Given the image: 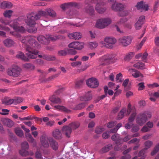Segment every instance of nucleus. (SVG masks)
I'll list each match as a JSON object with an SVG mask.
<instances>
[{"label": "nucleus", "instance_id": "603ef678", "mask_svg": "<svg viewBox=\"0 0 159 159\" xmlns=\"http://www.w3.org/2000/svg\"><path fill=\"white\" fill-rule=\"evenodd\" d=\"M146 40V39L145 38H143V40L141 41V42L140 43L138 44L137 46V49L138 50L140 49L142 46H143V44L144 43H145V41Z\"/></svg>", "mask_w": 159, "mask_h": 159}, {"label": "nucleus", "instance_id": "0e129e2a", "mask_svg": "<svg viewBox=\"0 0 159 159\" xmlns=\"http://www.w3.org/2000/svg\"><path fill=\"white\" fill-rule=\"evenodd\" d=\"M148 86L149 88H153L154 87H158L159 85L157 83H154L152 84H148Z\"/></svg>", "mask_w": 159, "mask_h": 159}, {"label": "nucleus", "instance_id": "72a5a7b5", "mask_svg": "<svg viewBox=\"0 0 159 159\" xmlns=\"http://www.w3.org/2000/svg\"><path fill=\"white\" fill-rule=\"evenodd\" d=\"M84 47V43L82 42H76V49L78 50H82Z\"/></svg>", "mask_w": 159, "mask_h": 159}, {"label": "nucleus", "instance_id": "5fc2aeb1", "mask_svg": "<svg viewBox=\"0 0 159 159\" xmlns=\"http://www.w3.org/2000/svg\"><path fill=\"white\" fill-rule=\"evenodd\" d=\"M152 144V142L150 141H148L145 143V145L146 148H149Z\"/></svg>", "mask_w": 159, "mask_h": 159}, {"label": "nucleus", "instance_id": "f3484780", "mask_svg": "<svg viewBox=\"0 0 159 159\" xmlns=\"http://www.w3.org/2000/svg\"><path fill=\"white\" fill-rule=\"evenodd\" d=\"M92 98V95L91 92H88L85 95L81 96L80 98V100L82 101L87 102L91 100Z\"/></svg>", "mask_w": 159, "mask_h": 159}, {"label": "nucleus", "instance_id": "b1692460", "mask_svg": "<svg viewBox=\"0 0 159 159\" xmlns=\"http://www.w3.org/2000/svg\"><path fill=\"white\" fill-rule=\"evenodd\" d=\"M114 57V56L112 54H107L102 57L99 60L100 61H104L108 60L111 59Z\"/></svg>", "mask_w": 159, "mask_h": 159}, {"label": "nucleus", "instance_id": "bb28decb", "mask_svg": "<svg viewBox=\"0 0 159 159\" xmlns=\"http://www.w3.org/2000/svg\"><path fill=\"white\" fill-rule=\"evenodd\" d=\"M53 136L56 139H59L61 137V134L60 131L58 129H55L52 133Z\"/></svg>", "mask_w": 159, "mask_h": 159}, {"label": "nucleus", "instance_id": "69168bd1", "mask_svg": "<svg viewBox=\"0 0 159 159\" xmlns=\"http://www.w3.org/2000/svg\"><path fill=\"white\" fill-rule=\"evenodd\" d=\"M134 93L133 92L131 91H128L126 93V96L127 98L133 96Z\"/></svg>", "mask_w": 159, "mask_h": 159}, {"label": "nucleus", "instance_id": "dca6fc26", "mask_svg": "<svg viewBox=\"0 0 159 159\" xmlns=\"http://www.w3.org/2000/svg\"><path fill=\"white\" fill-rule=\"evenodd\" d=\"M22 149L20 151V154L23 156H26L28 155V153L25 150L29 148V145L27 142L23 143L21 145Z\"/></svg>", "mask_w": 159, "mask_h": 159}, {"label": "nucleus", "instance_id": "c03bdc74", "mask_svg": "<svg viewBox=\"0 0 159 159\" xmlns=\"http://www.w3.org/2000/svg\"><path fill=\"white\" fill-rule=\"evenodd\" d=\"M14 99L7 98L3 102L6 105H10L12 103L14 104Z\"/></svg>", "mask_w": 159, "mask_h": 159}, {"label": "nucleus", "instance_id": "37998d69", "mask_svg": "<svg viewBox=\"0 0 159 159\" xmlns=\"http://www.w3.org/2000/svg\"><path fill=\"white\" fill-rule=\"evenodd\" d=\"M138 90L139 91L145 89V86L144 82H142L139 83L138 84Z\"/></svg>", "mask_w": 159, "mask_h": 159}, {"label": "nucleus", "instance_id": "09e8293b", "mask_svg": "<svg viewBox=\"0 0 159 159\" xmlns=\"http://www.w3.org/2000/svg\"><path fill=\"white\" fill-rule=\"evenodd\" d=\"M14 104L16 105L21 102L23 100V99L20 97L16 98L14 99Z\"/></svg>", "mask_w": 159, "mask_h": 159}, {"label": "nucleus", "instance_id": "9d476101", "mask_svg": "<svg viewBox=\"0 0 159 159\" xmlns=\"http://www.w3.org/2000/svg\"><path fill=\"white\" fill-rule=\"evenodd\" d=\"M92 2L96 3L95 9L98 12L102 13L105 11L106 9L104 8L102 5L100 3V0H92Z\"/></svg>", "mask_w": 159, "mask_h": 159}, {"label": "nucleus", "instance_id": "412c9836", "mask_svg": "<svg viewBox=\"0 0 159 159\" xmlns=\"http://www.w3.org/2000/svg\"><path fill=\"white\" fill-rule=\"evenodd\" d=\"M122 85L125 87V90H127L130 89L131 87V82L129 81V79H127L123 82Z\"/></svg>", "mask_w": 159, "mask_h": 159}, {"label": "nucleus", "instance_id": "c9c22d12", "mask_svg": "<svg viewBox=\"0 0 159 159\" xmlns=\"http://www.w3.org/2000/svg\"><path fill=\"white\" fill-rule=\"evenodd\" d=\"M98 46V43L95 42H89L88 43V46L91 49H93Z\"/></svg>", "mask_w": 159, "mask_h": 159}, {"label": "nucleus", "instance_id": "6e6d98bb", "mask_svg": "<svg viewBox=\"0 0 159 159\" xmlns=\"http://www.w3.org/2000/svg\"><path fill=\"white\" fill-rule=\"evenodd\" d=\"M121 126V124H119L116 126V128H115L114 129H113L111 130L110 132L112 133L116 132L117 131L118 129Z\"/></svg>", "mask_w": 159, "mask_h": 159}, {"label": "nucleus", "instance_id": "f257e3e1", "mask_svg": "<svg viewBox=\"0 0 159 159\" xmlns=\"http://www.w3.org/2000/svg\"><path fill=\"white\" fill-rule=\"evenodd\" d=\"M35 38L34 37L28 36L24 37V39H20L22 43H27L28 46L26 49L27 53L26 55L27 57L25 56L22 52H19L16 56L17 58L27 61L29 58L34 59L36 57L38 51L37 50H35L33 48L35 46H38L37 43L35 41Z\"/></svg>", "mask_w": 159, "mask_h": 159}, {"label": "nucleus", "instance_id": "e433bc0d", "mask_svg": "<svg viewBox=\"0 0 159 159\" xmlns=\"http://www.w3.org/2000/svg\"><path fill=\"white\" fill-rule=\"evenodd\" d=\"M134 52H130L125 56L124 59L126 61H129L134 56Z\"/></svg>", "mask_w": 159, "mask_h": 159}, {"label": "nucleus", "instance_id": "49530a36", "mask_svg": "<svg viewBox=\"0 0 159 159\" xmlns=\"http://www.w3.org/2000/svg\"><path fill=\"white\" fill-rule=\"evenodd\" d=\"M85 106V104L84 103H82L78 105L75 107H72L71 108L75 110H79L84 108Z\"/></svg>", "mask_w": 159, "mask_h": 159}, {"label": "nucleus", "instance_id": "f704fd0d", "mask_svg": "<svg viewBox=\"0 0 159 159\" xmlns=\"http://www.w3.org/2000/svg\"><path fill=\"white\" fill-rule=\"evenodd\" d=\"M38 56L39 57H43L44 59L48 61H53L55 59L54 57L50 55L42 56L41 55H39Z\"/></svg>", "mask_w": 159, "mask_h": 159}, {"label": "nucleus", "instance_id": "79ce46f5", "mask_svg": "<svg viewBox=\"0 0 159 159\" xmlns=\"http://www.w3.org/2000/svg\"><path fill=\"white\" fill-rule=\"evenodd\" d=\"M123 80L122 75L121 73H119L116 75V81L118 82H121Z\"/></svg>", "mask_w": 159, "mask_h": 159}, {"label": "nucleus", "instance_id": "ddd939ff", "mask_svg": "<svg viewBox=\"0 0 159 159\" xmlns=\"http://www.w3.org/2000/svg\"><path fill=\"white\" fill-rule=\"evenodd\" d=\"M20 68L17 66L8 69L7 74L10 76H17L20 73Z\"/></svg>", "mask_w": 159, "mask_h": 159}, {"label": "nucleus", "instance_id": "680f3d73", "mask_svg": "<svg viewBox=\"0 0 159 159\" xmlns=\"http://www.w3.org/2000/svg\"><path fill=\"white\" fill-rule=\"evenodd\" d=\"M58 54L60 56H65L67 54V51L66 50H61L58 52Z\"/></svg>", "mask_w": 159, "mask_h": 159}, {"label": "nucleus", "instance_id": "6e6552de", "mask_svg": "<svg viewBox=\"0 0 159 159\" xmlns=\"http://www.w3.org/2000/svg\"><path fill=\"white\" fill-rule=\"evenodd\" d=\"M104 41L107 43V44L104 43L103 42H101L100 43L102 45V46L108 48H113V45L116 42V40L115 38L108 36L105 38Z\"/></svg>", "mask_w": 159, "mask_h": 159}, {"label": "nucleus", "instance_id": "7c9ffc66", "mask_svg": "<svg viewBox=\"0 0 159 159\" xmlns=\"http://www.w3.org/2000/svg\"><path fill=\"white\" fill-rule=\"evenodd\" d=\"M13 11L11 10L5 11L3 13L4 16L7 18H10L12 15Z\"/></svg>", "mask_w": 159, "mask_h": 159}, {"label": "nucleus", "instance_id": "39448f33", "mask_svg": "<svg viewBox=\"0 0 159 159\" xmlns=\"http://www.w3.org/2000/svg\"><path fill=\"white\" fill-rule=\"evenodd\" d=\"M40 142L44 148H47L50 144L53 149L57 150L58 147L57 143L52 138H49L45 135H43L40 138Z\"/></svg>", "mask_w": 159, "mask_h": 159}, {"label": "nucleus", "instance_id": "338daca9", "mask_svg": "<svg viewBox=\"0 0 159 159\" xmlns=\"http://www.w3.org/2000/svg\"><path fill=\"white\" fill-rule=\"evenodd\" d=\"M119 138V135L117 134H115L112 136L111 139L113 140L116 141L118 140Z\"/></svg>", "mask_w": 159, "mask_h": 159}, {"label": "nucleus", "instance_id": "cd10ccee", "mask_svg": "<svg viewBox=\"0 0 159 159\" xmlns=\"http://www.w3.org/2000/svg\"><path fill=\"white\" fill-rule=\"evenodd\" d=\"M77 4L76 3L74 2H70L62 4L61 5V7L62 9L65 10L66 8H69L70 6H75Z\"/></svg>", "mask_w": 159, "mask_h": 159}, {"label": "nucleus", "instance_id": "8fccbe9b", "mask_svg": "<svg viewBox=\"0 0 159 159\" xmlns=\"http://www.w3.org/2000/svg\"><path fill=\"white\" fill-rule=\"evenodd\" d=\"M70 125L72 129H76L79 127L80 124L78 122H74L72 123Z\"/></svg>", "mask_w": 159, "mask_h": 159}, {"label": "nucleus", "instance_id": "1a4fd4ad", "mask_svg": "<svg viewBox=\"0 0 159 159\" xmlns=\"http://www.w3.org/2000/svg\"><path fill=\"white\" fill-rule=\"evenodd\" d=\"M58 38L57 37L48 34L46 35V38L42 35H40L38 37L37 39L39 42L43 43H46L48 41H55Z\"/></svg>", "mask_w": 159, "mask_h": 159}, {"label": "nucleus", "instance_id": "4be33fe9", "mask_svg": "<svg viewBox=\"0 0 159 159\" xmlns=\"http://www.w3.org/2000/svg\"><path fill=\"white\" fill-rule=\"evenodd\" d=\"M49 100L52 103L55 104L60 103L61 102V100L60 98L56 97L54 96L50 97L49 98Z\"/></svg>", "mask_w": 159, "mask_h": 159}, {"label": "nucleus", "instance_id": "0eeeda50", "mask_svg": "<svg viewBox=\"0 0 159 159\" xmlns=\"http://www.w3.org/2000/svg\"><path fill=\"white\" fill-rule=\"evenodd\" d=\"M151 117L152 114L150 112L144 111L139 115L136 118V121L139 125H142Z\"/></svg>", "mask_w": 159, "mask_h": 159}, {"label": "nucleus", "instance_id": "58836bf2", "mask_svg": "<svg viewBox=\"0 0 159 159\" xmlns=\"http://www.w3.org/2000/svg\"><path fill=\"white\" fill-rule=\"evenodd\" d=\"M25 136L28 140L31 143H34L35 141V139L32 137L30 133L25 134Z\"/></svg>", "mask_w": 159, "mask_h": 159}, {"label": "nucleus", "instance_id": "6ab92c4d", "mask_svg": "<svg viewBox=\"0 0 159 159\" xmlns=\"http://www.w3.org/2000/svg\"><path fill=\"white\" fill-rule=\"evenodd\" d=\"M2 122L8 127H11L14 124V122L10 119L8 118H3L2 119Z\"/></svg>", "mask_w": 159, "mask_h": 159}, {"label": "nucleus", "instance_id": "3c124183", "mask_svg": "<svg viewBox=\"0 0 159 159\" xmlns=\"http://www.w3.org/2000/svg\"><path fill=\"white\" fill-rule=\"evenodd\" d=\"M88 66H82L80 67H78L76 70L78 72H81L85 70Z\"/></svg>", "mask_w": 159, "mask_h": 159}, {"label": "nucleus", "instance_id": "20e7f679", "mask_svg": "<svg viewBox=\"0 0 159 159\" xmlns=\"http://www.w3.org/2000/svg\"><path fill=\"white\" fill-rule=\"evenodd\" d=\"M34 14L31 13L28 14L27 18L25 20V22L31 28L28 30V31L30 32H34L36 30V28L34 27L35 24V20L39 19L41 16H45L44 12L42 11H39L35 16H34Z\"/></svg>", "mask_w": 159, "mask_h": 159}, {"label": "nucleus", "instance_id": "de8ad7c7", "mask_svg": "<svg viewBox=\"0 0 159 159\" xmlns=\"http://www.w3.org/2000/svg\"><path fill=\"white\" fill-rule=\"evenodd\" d=\"M81 62L80 61H77L72 62L71 64V65L73 67H79L81 65Z\"/></svg>", "mask_w": 159, "mask_h": 159}, {"label": "nucleus", "instance_id": "4d7b16f0", "mask_svg": "<svg viewBox=\"0 0 159 159\" xmlns=\"http://www.w3.org/2000/svg\"><path fill=\"white\" fill-rule=\"evenodd\" d=\"M139 21L140 20L137 21L135 24V27L136 29H139L143 25V24H141L140 23H139Z\"/></svg>", "mask_w": 159, "mask_h": 159}, {"label": "nucleus", "instance_id": "a19ab883", "mask_svg": "<svg viewBox=\"0 0 159 159\" xmlns=\"http://www.w3.org/2000/svg\"><path fill=\"white\" fill-rule=\"evenodd\" d=\"M120 86L119 85H117L116 87L115 90L116 92L114 93V96L116 97L117 96L120 94L121 93V90L120 89H119Z\"/></svg>", "mask_w": 159, "mask_h": 159}, {"label": "nucleus", "instance_id": "f03ea898", "mask_svg": "<svg viewBox=\"0 0 159 159\" xmlns=\"http://www.w3.org/2000/svg\"><path fill=\"white\" fill-rule=\"evenodd\" d=\"M136 109L134 106L131 107L130 103H129L128 105L127 110L126 111V109L125 108H123L118 114L117 119L120 120L124 117V114L129 115L131 114L129 118V122L125 125V128L126 129H129L132 128L133 131L136 132L138 131L139 129L138 126H134L131 125V122H133L135 119L136 116Z\"/></svg>", "mask_w": 159, "mask_h": 159}, {"label": "nucleus", "instance_id": "13d9d810", "mask_svg": "<svg viewBox=\"0 0 159 159\" xmlns=\"http://www.w3.org/2000/svg\"><path fill=\"white\" fill-rule=\"evenodd\" d=\"M35 156L36 158L38 159H43L40 153L38 151L35 153Z\"/></svg>", "mask_w": 159, "mask_h": 159}, {"label": "nucleus", "instance_id": "a211bd4d", "mask_svg": "<svg viewBox=\"0 0 159 159\" xmlns=\"http://www.w3.org/2000/svg\"><path fill=\"white\" fill-rule=\"evenodd\" d=\"M68 37L72 39L78 40L81 39L82 37V34L79 32H75L70 34L68 35Z\"/></svg>", "mask_w": 159, "mask_h": 159}, {"label": "nucleus", "instance_id": "e2e57ef3", "mask_svg": "<svg viewBox=\"0 0 159 159\" xmlns=\"http://www.w3.org/2000/svg\"><path fill=\"white\" fill-rule=\"evenodd\" d=\"M69 47L70 48L76 49V42H73L69 45Z\"/></svg>", "mask_w": 159, "mask_h": 159}, {"label": "nucleus", "instance_id": "c85d7f7f", "mask_svg": "<svg viewBox=\"0 0 159 159\" xmlns=\"http://www.w3.org/2000/svg\"><path fill=\"white\" fill-rule=\"evenodd\" d=\"M102 19H101L98 20L96 24V26L98 28L103 29L104 28V24Z\"/></svg>", "mask_w": 159, "mask_h": 159}, {"label": "nucleus", "instance_id": "4468645a", "mask_svg": "<svg viewBox=\"0 0 159 159\" xmlns=\"http://www.w3.org/2000/svg\"><path fill=\"white\" fill-rule=\"evenodd\" d=\"M128 71L134 78H137L140 77L141 78H143L144 77L143 75L142 74L134 69L129 68Z\"/></svg>", "mask_w": 159, "mask_h": 159}, {"label": "nucleus", "instance_id": "9b49d317", "mask_svg": "<svg viewBox=\"0 0 159 159\" xmlns=\"http://www.w3.org/2000/svg\"><path fill=\"white\" fill-rule=\"evenodd\" d=\"M132 38L129 36H124L119 39V43L124 46H127L131 43Z\"/></svg>", "mask_w": 159, "mask_h": 159}, {"label": "nucleus", "instance_id": "7ed1b4c3", "mask_svg": "<svg viewBox=\"0 0 159 159\" xmlns=\"http://www.w3.org/2000/svg\"><path fill=\"white\" fill-rule=\"evenodd\" d=\"M23 19L24 17H21L18 19H14L10 22L1 21L2 23L0 25V30H4L7 32L9 31L10 30L7 26V25H9L16 32H23L25 29L23 26H20L24 22Z\"/></svg>", "mask_w": 159, "mask_h": 159}, {"label": "nucleus", "instance_id": "423d86ee", "mask_svg": "<svg viewBox=\"0 0 159 159\" xmlns=\"http://www.w3.org/2000/svg\"><path fill=\"white\" fill-rule=\"evenodd\" d=\"M112 5L111 8L112 10L115 11H119L118 15L120 17H124L126 16L128 13L124 10L126 7L125 5L120 3L115 2Z\"/></svg>", "mask_w": 159, "mask_h": 159}, {"label": "nucleus", "instance_id": "864d4df0", "mask_svg": "<svg viewBox=\"0 0 159 159\" xmlns=\"http://www.w3.org/2000/svg\"><path fill=\"white\" fill-rule=\"evenodd\" d=\"M104 129L102 127L97 128L95 130V132L97 134H100L104 131Z\"/></svg>", "mask_w": 159, "mask_h": 159}, {"label": "nucleus", "instance_id": "ea45409f", "mask_svg": "<svg viewBox=\"0 0 159 159\" xmlns=\"http://www.w3.org/2000/svg\"><path fill=\"white\" fill-rule=\"evenodd\" d=\"M15 132L16 134L19 136L22 137L23 136V132L20 128H16L15 130Z\"/></svg>", "mask_w": 159, "mask_h": 159}, {"label": "nucleus", "instance_id": "2f4dec72", "mask_svg": "<svg viewBox=\"0 0 159 159\" xmlns=\"http://www.w3.org/2000/svg\"><path fill=\"white\" fill-rule=\"evenodd\" d=\"M44 11V12L45 16L46 13H47L48 15L52 17H54L56 16V14L55 12L52 9L50 8L46 9L45 10V11Z\"/></svg>", "mask_w": 159, "mask_h": 159}, {"label": "nucleus", "instance_id": "052dcab7", "mask_svg": "<svg viewBox=\"0 0 159 159\" xmlns=\"http://www.w3.org/2000/svg\"><path fill=\"white\" fill-rule=\"evenodd\" d=\"M148 56V54L146 52H144L143 55L142 54L141 59L144 61H146V59Z\"/></svg>", "mask_w": 159, "mask_h": 159}, {"label": "nucleus", "instance_id": "4c0bfd02", "mask_svg": "<svg viewBox=\"0 0 159 159\" xmlns=\"http://www.w3.org/2000/svg\"><path fill=\"white\" fill-rule=\"evenodd\" d=\"M104 90L105 94L107 95L108 94L110 95H112L114 93L113 91L111 89H109L108 88L107 86H105L104 87Z\"/></svg>", "mask_w": 159, "mask_h": 159}, {"label": "nucleus", "instance_id": "f8f14e48", "mask_svg": "<svg viewBox=\"0 0 159 159\" xmlns=\"http://www.w3.org/2000/svg\"><path fill=\"white\" fill-rule=\"evenodd\" d=\"M86 84L89 87L93 88L98 87L99 85L97 79L94 78L88 79L86 81Z\"/></svg>", "mask_w": 159, "mask_h": 159}, {"label": "nucleus", "instance_id": "bf43d9fd", "mask_svg": "<svg viewBox=\"0 0 159 159\" xmlns=\"http://www.w3.org/2000/svg\"><path fill=\"white\" fill-rule=\"evenodd\" d=\"M2 112H0V114L3 115H6L8 114L9 112V110L7 109H2Z\"/></svg>", "mask_w": 159, "mask_h": 159}, {"label": "nucleus", "instance_id": "c756f323", "mask_svg": "<svg viewBox=\"0 0 159 159\" xmlns=\"http://www.w3.org/2000/svg\"><path fill=\"white\" fill-rule=\"evenodd\" d=\"M12 6V4L10 2H3L1 3L0 6L1 8H10Z\"/></svg>", "mask_w": 159, "mask_h": 159}, {"label": "nucleus", "instance_id": "774afa93", "mask_svg": "<svg viewBox=\"0 0 159 159\" xmlns=\"http://www.w3.org/2000/svg\"><path fill=\"white\" fill-rule=\"evenodd\" d=\"M140 20L139 23H140L141 24H143L145 20V16H140L138 21Z\"/></svg>", "mask_w": 159, "mask_h": 159}, {"label": "nucleus", "instance_id": "393cba45", "mask_svg": "<svg viewBox=\"0 0 159 159\" xmlns=\"http://www.w3.org/2000/svg\"><path fill=\"white\" fill-rule=\"evenodd\" d=\"M3 43L5 46L8 47H11L14 44V41L10 39H5L3 41Z\"/></svg>", "mask_w": 159, "mask_h": 159}, {"label": "nucleus", "instance_id": "473e14b6", "mask_svg": "<svg viewBox=\"0 0 159 159\" xmlns=\"http://www.w3.org/2000/svg\"><path fill=\"white\" fill-rule=\"evenodd\" d=\"M104 28L110 25L111 23V20L110 18H102Z\"/></svg>", "mask_w": 159, "mask_h": 159}, {"label": "nucleus", "instance_id": "5701e85b", "mask_svg": "<svg viewBox=\"0 0 159 159\" xmlns=\"http://www.w3.org/2000/svg\"><path fill=\"white\" fill-rule=\"evenodd\" d=\"M63 131L66 135L68 137H69L71 132V128L70 127L66 126L63 128Z\"/></svg>", "mask_w": 159, "mask_h": 159}, {"label": "nucleus", "instance_id": "2eb2a0df", "mask_svg": "<svg viewBox=\"0 0 159 159\" xmlns=\"http://www.w3.org/2000/svg\"><path fill=\"white\" fill-rule=\"evenodd\" d=\"M138 10H142L147 11L149 9L148 4L146 3L143 1L138 2L136 6Z\"/></svg>", "mask_w": 159, "mask_h": 159}, {"label": "nucleus", "instance_id": "aec40b11", "mask_svg": "<svg viewBox=\"0 0 159 159\" xmlns=\"http://www.w3.org/2000/svg\"><path fill=\"white\" fill-rule=\"evenodd\" d=\"M55 109L60 111H61L64 112L66 113L70 112V110L68 109L64 106L57 105L54 107Z\"/></svg>", "mask_w": 159, "mask_h": 159}, {"label": "nucleus", "instance_id": "a18cd8bd", "mask_svg": "<svg viewBox=\"0 0 159 159\" xmlns=\"http://www.w3.org/2000/svg\"><path fill=\"white\" fill-rule=\"evenodd\" d=\"M159 151V143L155 147L154 149L152 152L151 155H154Z\"/></svg>", "mask_w": 159, "mask_h": 159}, {"label": "nucleus", "instance_id": "a878e982", "mask_svg": "<svg viewBox=\"0 0 159 159\" xmlns=\"http://www.w3.org/2000/svg\"><path fill=\"white\" fill-rule=\"evenodd\" d=\"M133 67L136 68L141 70L145 68V64L141 62H138L134 64Z\"/></svg>", "mask_w": 159, "mask_h": 159}]
</instances>
